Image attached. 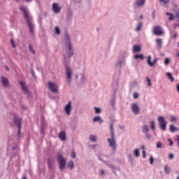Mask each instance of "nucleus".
Segmentation results:
<instances>
[{
  "label": "nucleus",
  "instance_id": "obj_1",
  "mask_svg": "<svg viewBox=\"0 0 179 179\" xmlns=\"http://www.w3.org/2000/svg\"><path fill=\"white\" fill-rule=\"evenodd\" d=\"M20 10H21V12H22L24 15L25 22H27V24L29 29V33L31 35L34 34V27L33 26V23H31V21L30 20V15L29 14V10L26 8V7H23V6H21L20 8Z\"/></svg>",
  "mask_w": 179,
  "mask_h": 179
},
{
  "label": "nucleus",
  "instance_id": "obj_2",
  "mask_svg": "<svg viewBox=\"0 0 179 179\" xmlns=\"http://www.w3.org/2000/svg\"><path fill=\"white\" fill-rule=\"evenodd\" d=\"M110 138H107V142L113 150H117V142L115 141V134L114 133V121L113 120H111L110 122Z\"/></svg>",
  "mask_w": 179,
  "mask_h": 179
},
{
  "label": "nucleus",
  "instance_id": "obj_3",
  "mask_svg": "<svg viewBox=\"0 0 179 179\" xmlns=\"http://www.w3.org/2000/svg\"><path fill=\"white\" fill-rule=\"evenodd\" d=\"M101 157L108 158V156L104 154H100L98 155V160H99L100 162H102V163H103L105 166H107L108 167H109V169H111L112 172L113 173V174H115V176H117V171H121V168H120V166H115V165L111 164L108 161H104V159H103Z\"/></svg>",
  "mask_w": 179,
  "mask_h": 179
},
{
  "label": "nucleus",
  "instance_id": "obj_4",
  "mask_svg": "<svg viewBox=\"0 0 179 179\" xmlns=\"http://www.w3.org/2000/svg\"><path fill=\"white\" fill-rule=\"evenodd\" d=\"M65 45L66 49V53L68 55V58H72L75 51L73 48H72V42L71 41V36L68 32L65 33Z\"/></svg>",
  "mask_w": 179,
  "mask_h": 179
},
{
  "label": "nucleus",
  "instance_id": "obj_5",
  "mask_svg": "<svg viewBox=\"0 0 179 179\" xmlns=\"http://www.w3.org/2000/svg\"><path fill=\"white\" fill-rule=\"evenodd\" d=\"M63 64L66 69L65 76L66 82L69 86H71L72 82V69H71V66H69L70 62L64 57Z\"/></svg>",
  "mask_w": 179,
  "mask_h": 179
},
{
  "label": "nucleus",
  "instance_id": "obj_6",
  "mask_svg": "<svg viewBox=\"0 0 179 179\" xmlns=\"http://www.w3.org/2000/svg\"><path fill=\"white\" fill-rule=\"evenodd\" d=\"M57 162L58 163L59 170L61 171H64L66 167V158H65L59 152H57Z\"/></svg>",
  "mask_w": 179,
  "mask_h": 179
},
{
  "label": "nucleus",
  "instance_id": "obj_7",
  "mask_svg": "<svg viewBox=\"0 0 179 179\" xmlns=\"http://www.w3.org/2000/svg\"><path fill=\"white\" fill-rule=\"evenodd\" d=\"M23 119L22 117H18L16 114L13 115V121L14 122V125L17 127V137L20 138V135H22V121Z\"/></svg>",
  "mask_w": 179,
  "mask_h": 179
},
{
  "label": "nucleus",
  "instance_id": "obj_8",
  "mask_svg": "<svg viewBox=\"0 0 179 179\" xmlns=\"http://www.w3.org/2000/svg\"><path fill=\"white\" fill-rule=\"evenodd\" d=\"M157 121L159 124L161 131L165 132V131L167 130V121L166 120V118L163 116H159L157 117Z\"/></svg>",
  "mask_w": 179,
  "mask_h": 179
},
{
  "label": "nucleus",
  "instance_id": "obj_9",
  "mask_svg": "<svg viewBox=\"0 0 179 179\" xmlns=\"http://www.w3.org/2000/svg\"><path fill=\"white\" fill-rule=\"evenodd\" d=\"M48 87L51 93H52V94H58V93H59V90L58 89V87L57 86V84H55V83L49 81L48 83Z\"/></svg>",
  "mask_w": 179,
  "mask_h": 179
},
{
  "label": "nucleus",
  "instance_id": "obj_10",
  "mask_svg": "<svg viewBox=\"0 0 179 179\" xmlns=\"http://www.w3.org/2000/svg\"><path fill=\"white\" fill-rule=\"evenodd\" d=\"M152 32L155 36H163L164 34V31L162 30L161 26H155L153 28Z\"/></svg>",
  "mask_w": 179,
  "mask_h": 179
},
{
  "label": "nucleus",
  "instance_id": "obj_11",
  "mask_svg": "<svg viewBox=\"0 0 179 179\" xmlns=\"http://www.w3.org/2000/svg\"><path fill=\"white\" fill-rule=\"evenodd\" d=\"M20 85L21 86L22 90L24 92V94H27V96H30V91H29V88L27 85H26V83L24 81H20Z\"/></svg>",
  "mask_w": 179,
  "mask_h": 179
},
{
  "label": "nucleus",
  "instance_id": "obj_12",
  "mask_svg": "<svg viewBox=\"0 0 179 179\" xmlns=\"http://www.w3.org/2000/svg\"><path fill=\"white\" fill-rule=\"evenodd\" d=\"M114 82L112 83L113 94L117 95V92L118 91V79L115 80V77L113 78Z\"/></svg>",
  "mask_w": 179,
  "mask_h": 179
},
{
  "label": "nucleus",
  "instance_id": "obj_13",
  "mask_svg": "<svg viewBox=\"0 0 179 179\" xmlns=\"http://www.w3.org/2000/svg\"><path fill=\"white\" fill-rule=\"evenodd\" d=\"M71 110H72V101H69L68 103L64 106V111L66 115H71Z\"/></svg>",
  "mask_w": 179,
  "mask_h": 179
},
{
  "label": "nucleus",
  "instance_id": "obj_14",
  "mask_svg": "<svg viewBox=\"0 0 179 179\" xmlns=\"http://www.w3.org/2000/svg\"><path fill=\"white\" fill-rule=\"evenodd\" d=\"M159 60V59L155 58L153 59V61L152 62V56L151 55H148L147 57V64L149 66H155V64H156L157 62V61Z\"/></svg>",
  "mask_w": 179,
  "mask_h": 179
},
{
  "label": "nucleus",
  "instance_id": "obj_15",
  "mask_svg": "<svg viewBox=\"0 0 179 179\" xmlns=\"http://www.w3.org/2000/svg\"><path fill=\"white\" fill-rule=\"evenodd\" d=\"M52 11L55 13H59L61 12L62 7L59 6L58 3H53L52 6Z\"/></svg>",
  "mask_w": 179,
  "mask_h": 179
},
{
  "label": "nucleus",
  "instance_id": "obj_16",
  "mask_svg": "<svg viewBox=\"0 0 179 179\" xmlns=\"http://www.w3.org/2000/svg\"><path fill=\"white\" fill-rule=\"evenodd\" d=\"M131 110L135 115H138V114H139V106H138V103H133Z\"/></svg>",
  "mask_w": 179,
  "mask_h": 179
},
{
  "label": "nucleus",
  "instance_id": "obj_17",
  "mask_svg": "<svg viewBox=\"0 0 179 179\" xmlns=\"http://www.w3.org/2000/svg\"><path fill=\"white\" fill-rule=\"evenodd\" d=\"M72 16H73V11H72V8L69 7L67 8V13H66V19L67 20H71Z\"/></svg>",
  "mask_w": 179,
  "mask_h": 179
},
{
  "label": "nucleus",
  "instance_id": "obj_18",
  "mask_svg": "<svg viewBox=\"0 0 179 179\" xmlns=\"http://www.w3.org/2000/svg\"><path fill=\"white\" fill-rule=\"evenodd\" d=\"M59 138L62 142H65V141H66V133L65 132V131H61L59 132Z\"/></svg>",
  "mask_w": 179,
  "mask_h": 179
},
{
  "label": "nucleus",
  "instance_id": "obj_19",
  "mask_svg": "<svg viewBox=\"0 0 179 179\" xmlns=\"http://www.w3.org/2000/svg\"><path fill=\"white\" fill-rule=\"evenodd\" d=\"M116 69L119 71V75H121V69L122 68V60H118L115 64Z\"/></svg>",
  "mask_w": 179,
  "mask_h": 179
},
{
  "label": "nucleus",
  "instance_id": "obj_20",
  "mask_svg": "<svg viewBox=\"0 0 179 179\" xmlns=\"http://www.w3.org/2000/svg\"><path fill=\"white\" fill-rule=\"evenodd\" d=\"M178 131L179 128L176 127L174 124L169 125V132H171V134H174V132H177Z\"/></svg>",
  "mask_w": 179,
  "mask_h": 179
},
{
  "label": "nucleus",
  "instance_id": "obj_21",
  "mask_svg": "<svg viewBox=\"0 0 179 179\" xmlns=\"http://www.w3.org/2000/svg\"><path fill=\"white\" fill-rule=\"evenodd\" d=\"M1 83L4 87H8L9 86V80H8L6 77L1 78Z\"/></svg>",
  "mask_w": 179,
  "mask_h": 179
},
{
  "label": "nucleus",
  "instance_id": "obj_22",
  "mask_svg": "<svg viewBox=\"0 0 179 179\" xmlns=\"http://www.w3.org/2000/svg\"><path fill=\"white\" fill-rule=\"evenodd\" d=\"M12 152H13V157H15V156H17V152H15V150H19V148H17V144L15 143L11 149Z\"/></svg>",
  "mask_w": 179,
  "mask_h": 179
},
{
  "label": "nucleus",
  "instance_id": "obj_23",
  "mask_svg": "<svg viewBox=\"0 0 179 179\" xmlns=\"http://www.w3.org/2000/svg\"><path fill=\"white\" fill-rule=\"evenodd\" d=\"M142 51V47L139 45H134L133 46V52H141Z\"/></svg>",
  "mask_w": 179,
  "mask_h": 179
},
{
  "label": "nucleus",
  "instance_id": "obj_24",
  "mask_svg": "<svg viewBox=\"0 0 179 179\" xmlns=\"http://www.w3.org/2000/svg\"><path fill=\"white\" fill-rule=\"evenodd\" d=\"M172 7H173V11L175 13L177 12H179V7H178V5H177V3H176V1H173L172 2Z\"/></svg>",
  "mask_w": 179,
  "mask_h": 179
},
{
  "label": "nucleus",
  "instance_id": "obj_25",
  "mask_svg": "<svg viewBox=\"0 0 179 179\" xmlns=\"http://www.w3.org/2000/svg\"><path fill=\"white\" fill-rule=\"evenodd\" d=\"M92 121L93 122H100V124H103L104 122V120H103L100 116H95Z\"/></svg>",
  "mask_w": 179,
  "mask_h": 179
},
{
  "label": "nucleus",
  "instance_id": "obj_26",
  "mask_svg": "<svg viewBox=\"0 0 179 179\" xmlns=\"http://www.w3.org/2000/svg\"><path fill=\"white\" fill-rule=\"evenodd\" d=\"M156 43H157V48L158 50H162V47L163 46V45L162 44V38H157L156 39Z\"/></svg>",
  "mask_w": 179,
  "mask_h": 179
},
{
  "label": "nucleus",
  "instance_id": "obj_27",
  "mask_svg": "<svg viewBox=\"0 0 179 179\" xmlns=\"http://www.w3.org/2000/svg\"><path fill=\"white\" fill-rule=\"evenodd\" d=\"M150 128L152 129L153 132L156 131V122H155L154 120L150 122Z\"/></svg>",
  "mask_w": 179,
  "mask_h": 179
},
{
  "label": "nucleus",
  "instance_id": "obj_28",
  "mask_svg": "<svg viewBox=\"0 0 179 179\" xmlns=\"http://www.w3.org/2000/svg\"><path fill=\"white\" fill-rule=\"evenodd\" d=\"M115 100H117V95L113 94V98L110 101V106L113 107V108H114L115 106Z\"/></svg>",
  "mask_w": 179,
  "mask_h": 179
},
{
  "label": "nucleus",
  "instance_id": "obj_29",
  "mask_svg": "<svg viewBox=\"0 0 179 179\" xmlns=\"http://www.w3.org/2000/svg\"><path fill=\"white\" fill-rule=\"evenodd\" d=\"M145 2H146V0H136V4L137 6H143V5H145Z\"/></svg>",
  "mask_w": 179,
  "mask_h": 179
},
{
  "label": "nucleus",
  "instance_id": "obj_30",
  "mask_svg": "<svg viewBox=\"0 0 179 179\" xmlns=\"http://www.w3.org/2000/svg\"><path fill=\"white\" fill-rule=\"evenodd\" d=\"M134 59L143 60V59H145V56H143V55H142V54H136L134 55Z\"/></svg>",
  "mask_w": 179,
  "mask_h": 179
},
{
  "label": "nucleus",
  "instance_id": "obj_31",
  "mask_svg": "<svg viewBox=\"0 0 179 179\" xmlns=\"http://www.w3.org/2000/svg\"><path fill=\"white\" fill-rule=\"evenodd\" d=\"M47 163H48V168L49 170H51L52 169V160H51V158L48 157L47 159Z\"/></svg>",
  "mask_w": 179,
  "mask_h": 179
},
{
  "label": "nucleus",
  "instance_id": "obj_32",
  "mask_svg": "<svg viewBox=\"0 0 179 179\" xmlns=\"http://www.w3.org/2000/svg\"><path fill=\"white\" fill-rule=\"evenodd\" d=\"M142 132L145 134L149 132V127L147 124L143 126Z\"/></svg>",
  "mask_w": 179,
  "mask_h": 179
},
{
  "label": "nucleus",
  "instance_id": "obj_33",
  "mask_svg": "<svg viewBox=\"0 0 179 179\" xmlns=\"http://www.w3.org/2000/svg\"><path fill=\"white\" fill-rule=\"evenodd\" d=\"M67 167L70 170H72V169H73V167H75V164L73 163V161L69 162L67 164Z\"/></svg>",
  "mask_w": 179,
  "mask_h": 179
},
{
  "label": "nucleus",
  "instance_id": "obj_34",
  "mask_svg": "<svg viewBox=\"0 0 179 179\" xmlns=\"http://www.w3.org/2000/svg\"><path fill=\"white\" fill-rule=\"evenodd\" d=\"M166 15L167 16H169V20H170V21L174 20V17H176V16H174L173 14L171 13H168V12H166Z\"/></svg>",
  "mask_w": 179,
  "mask_h": 179
},
{
  "label": "nucleus",
  "instance_id": "obj_35",
  "mask_svg": "<svg viewBox=\"0 0 179 179\" xmlns=\"http://www.w3.org/2000/svg\"><path fill=\"white\" fill-rule=\"evenodd\" d=\"M166 76L168 78L171 80V82H174V77L173 76V74L171 73L167 72Z\"/></svg>",
  "mask_w": 179,
  "mask_h": 179
},
{
  "label": "nucleus",
  "instance_id": "obj_36",
  "mask_svg": "<svg viewBox=\"0 0 179 179\" xmlns=\"http://www.w3.org/2000/svg\"><path fill=\"white\" fill-rule=\"evenodd\" d=\"M142 22H138L137 26L136 27V31H141L142 30Z\"/></svg>",
  "mask_w": 179,
  "mask_h": 179
},
{
  "label": "nucleus",
  "instance_id": "obj_37",
  "mask_svg": "<svg viewBox=\"0 0 179 179\" xmlns=\"http://www.w3.org/2000/svg\"><path fill=\"white\" fill-rule=\"evenodd\" d=\"M134 156H135V157H139L140 156L139 149L136 148L134 150Z\"/></svg>",
  "mask_w": 179,
  "mask_h": 179
},
{
  "label": "nucleus",
  "instance_id": "obj_38",
  "mask_svg": "<svg viewBox=\"0 0 179 179\" xmlns=\"http://www.w3.org/2000/svg\"><path fill=\"white\" fill-rule=\"evenodd\" d=\"M164 172L165 174H170V168L169 167V165L164 166Z\"/></svg>",
  "mask_w": 179,
  "mask_h": 179
},
{
  "label": "nucleus",
  "instance_id": "obj_39",
  "mask_svg": "<svg viewBox=\"0 0 179 179\" xmlns=\"http://www.w3.org/2000/svg\"><path fill=\"white\" fill-rule=\"evenodd\" d=\"M55 34H57V35L61 34V29H59V27H55Z\"/></svg>",
  "mask_w": 179,
  "mask_h": 179
},
{
  "label": "nucleus",
  "instance_id": "obj_40",
  "mask_svg": "<svg viewBox=\"0 0 179 179\" xmlns=\"http://www.w3.org/2000/svg\"><path fill=\"white\" fill-rule=\"evenodd\" d=\"M94 110L95 111V114H100L101 113V108L99 107H94Z\"/></svg>",
  "mask_w": 179,
  "mask_h": 179
},
{
  "label": "nucleus",
  "instance_id": "obj_41",
  "mask_svg": "<svg viewBox=\"0 0 179 179\" xmlns=\"http://www.w3.org/2000/svg\"><path fill=\"white\" fill-rule=\"evenodd\" d=\"M169 121L170 122H176L177 121V117H176V116L171 115Z\"/></svg>",
  "mask_w": 179,
  "mask_h": 179
},
{
  "label": "nucleus",
  "instance_id": "obj_42",
  "mask_svg": "<svg viewBox=\"0 0 179 179\" xmlns=\"http://www.w3.org/2000/svg\"><path fill=\"white\" fill-rule=\"evenodd\" d=\"M29 49L30 52H31L32 54H36V50H34V49L33 48V45L31 44L29 45Z\"/></svg>",
  "mask_w": 179,
  "mask_h": 179
},
{
  "label": "nucleus",
  "instance_id": "obj_43",
  "mask_svg": "<svg viewBox=\"0 0 179 179\" xmlns=\"http://www.w3.org/2000/svg\"><path fill=\"white\" fill-rule=\"evenodd\" d=\"M90 140L91 142H96L97 141V138H96V136L94 135H91L90 137Z\"/></svg>",
  "mask_w": 179,
  "mask_h": 179
},
{
  "label": "nucleus",
  "instance_id": "obj_44",
  "mask_svg": "<svg viewBox=\"0 0 179 179\" xmlns=\"http://www.w3.org/2000/svg\"><path fill=\"white\" fill-rule=\"evenodd\" d=\"M145 139H148V141H150V139H152V135L149 133H146L145 134Z\"/></svg>",
  "mask_w": 179,
  "mask_h": 179
},
{
  "label": "nucleus",
  "instance_id": "obj_45",
  "mask_svg": "<svg viewBox=\"0 0 179 179\" xmlns=\"http://www.w3.org/2000/svg\"><path fill=\"white\" fill-rule=\"evenodd\" d=\"M146 82L148 83V86H152V79L149 77H146Z\"/></svg>",
  "mask_w": 179,
  "mask_h": 179
},
{
  "label": "nucleus",
  "instance_id": "obj_46",
  "mask_svg": "<svg viewBox=\"0 0 179 179\" xmlns=\"http://www.w3.org/2000/svg\"><path fill=\"white\" fill-rule=\"evenodd\" d=\"M127 158H128L129 162H130V163H134V159L132 158L131 154H129L127 155Z\"/></svg>",
  "mask_w": 179,
  "mask_h": 179
},
{
  "label": "nucleus",
  "instance_id": "obj_47",
  "mask_svg": "<svg viewBox=\"0 0 179 179\" xmlns=\"http://www.w3.org/2000/svg\"><path fill=\"white\" fill-rule=\"evenodd\" d=\"M162 145H163V144L162 143V142L157 141V145H156V148H157V149H161Z\"/></svg>",
  "mask_w": 179,
  "mask_h": 179
},
{
  "label": "nucleus",
  "instance_id": "obj_48",
  "mask_svg": "<svg viewBox=\"0 0 179 179\" xmlns=\"http://www.w3.org/2000/svg\"><path fill=\"white\" fill-rule=\"evenodd\" d=\"M31 73L34 79H37V76H36V73H34V70L33 69H31Z\"/></svg>",
  "mask_w": 179,
  "mask_h": 179
},
{
  "label": "nucleus",
  "instance_id": "obj_49",
  "mask_svg": "<svg viewBox=\"0 0 179 179\" xmlns=\"http://www.w3.org/2000/svg\"><path fill=\"white\" fill-rule=\"evenodd\" d=\"M10 44L12 45V48H16V44L15 43V40H13V38L10 39Z\"/></svg>",
  "mask_w": 179,
  "mask_h": 179
},
{
  "label": "nucleus",
  "instance_id": "obj_50",
  "mask_svg": "<svg viewBox=\"0 0 179 179\" xmlns=\"http://www.w3.org/2000/svg\"><path fill=\"white\" fill-rule=\"evenodd\" d=\"M164 64L165 65H169V64H170V59H169V57L165 58Z\"/></svg>",
  "mask_w": 179,
  "mask_h": 179
},
{
  "label": "nucleus",
  "instance_id": "obj_51",
  "mask_svg": "<svg viewBox=\"0 0 179 179\" xmlns=\"http://www.w3.org/2000/svg\"><path fill=\"white\" fill-rule=\"evenodd\" d=\"M133 99H139V94H138V92H134L133 94Z\"/></svg>",
  "mask_w": 179,
  "mask_h": 179
},
{
  "label": "nucleus",
  "instance_id": "obj_52",
  "mask_svg": "<svg viewBox=\"0 0 179 179\" xmlns=\"http://www.w3.org/2000/svg\"><path fill=\"white\" fill-rule=\"evenodd\" d=\"M159 2L164 3L165 5H167V3L170 2V0H159Z\"/></svg>",
  "mask_w": 179,
  "mask_h": 179
},
{
  "label": "nucleus",
  "instance_id": "obj_53",
  "mask_svg": "<svg viewBox=\"0 0 179 179\" xmlns=\"http://www.w3.org/2000/svg\"><path fill=\"white\" fill-rule=\"evenodd\" d=\"M168 157L169 159V160H173V159H174V154L171 153L168 155Z\"/></svg>",
  "mask_w": 179,
  "mask_h": 179
},
{
  "label": "nucleus",
  "instance_id": "obj_54",
  "mask_svg": "<svg viewBox=\"0 0 179 179\" xmlns=\"http://www.w3.org/2000/svg\"><path fill=\"white\" fill-rule=\"evenodd\" d=\"M155 162V158L152 156L150 157V164H153Z\"/></svg>",
  "mask_w": 179,
  "mask_h": 179
},
{
  "label": "nucleus",
  "instance_id": "obj_55",
  "mask_svg": "<svg viewBox=\"0 0 179 179\" xmlns=\"http://www.w3.org/2000/svg\"><path fill=\"white\" fill-rule=\"evenodd\" d=\"M142 157L143 159H146V151L145 150L142 151Z\"/></svg>",
  "mask_w": 179,
  "mask_h": 179
},
{
  "label": "nucleus",
  "instance_id": "obj_56",
  "mask_svg": "<svg viewBox=\"0 0 179 179\" xmlns=\"http://www.w3.org/2000/svg\"><path fill=\"white\" fill-rule=\"evenodd\" d=\"M168 142H169V146H173V145H174V142L171 138H169Z\"/></svg>",
  "mask_w": 179,
  "mask_h": 179
},
{
  "label": "nucleus",
  "instance_id": "obj_57",
  "mask_svg": "<svg viewBox=\"0 0 179 179\" xmlns=\"http://www.w3.org/2000/svg\"><path fill=\"white\" fill-rule=\"evenodd\" d=\"M152 19H156V10H154L152 13Z\"/></svg>",
  "mask_w": 179,
  "mask_h": 179
},
{
  "label": "nucleus",
  "instance_id": "obj_58",
  "mask_svg": "<svg viewBox=\"0 0 179 179\" xmlns=\"http://www.w3.org/2000/svg\"><path fill=\"white\" fill-rule=\"evenodd\" d=\"M71 157L72 159H75V157H76V152H75V151L71 152Z\"/></svg>",
  "mask_w": 179,
  "mask_h": 179
},
{
  "label": "nucleus",
  "instance_id": "obj_59",
  "mask_svg": "<svg viewBox=\"0 0 179 179\" xmlns=\"http://www.w3.org/2000/svg\"><path fill=\"white\" fill-rule=\"evenodd\" d=\"M176 17L177 18L178 22H179V11L177 13H175Z\"/></svg>",
  "mask_w": 179,
  "mask_h": 179
},
{
  "label": "nucleus",
  "instance_id": "obj_60",
  "mask_svg": "<svg viewBox=\"0 0 179 179\" xmlns=\"http://www.w3.org/2000/svg\"><path fill=\"white\" fill-rule=\"evenodd\" d=\"M172 37H173L174 39L177 38V32H176V31H175V32L173 33Z\"/></svg>",
  "mask_w": 179,
  "mask_h": 179
},
{
  "label": "nucleus",
  "instance_id": "obj_61",
  "mask_svg": "<svg viewBox=\"0 0 179 179\" xmlns=\"http://www.w3.org/2000/svg\"><path fill=\"white\" fill-rule=\"evenodd\" d=\"M100 174H101V176H104V175L106 174V171L102 169V170L100 171Z\"/></svg>",
  "mask_w": 179,
  "mask_h": 179
},
{
  "label": "nucleus",
  "instance_id": "obj_62",
  "mask_svg": "<svg viewBox=\"0 0 179 179\" xmlns=\"http://www.w3.org/2000/svg\"><path fill=\"white\" fill-rule=\"evenodd\" d=\"M40 132L41 134H44V127L40 129Z\"/></svg>",
  "mask_w": 179,
  "mask_h": 179
},
{
  "label": "nucleus",
  "instance_id": "obj_63",
  "mask_svg": "<svg viewBox=\"0 0 179 179\" xmlns=\"http://www.w3.org/2000/svg\"><path fill=\"white\" fill-rule=\"evenodd\" d=\"M81 82H82V83H85V76H82V77H81Z\"/></svg>",
  "mask_w": 179,
  "mask_h": 179
},
{
  "label": "nucleus",
  "instance_id": "obj_64",
  "mask_svg": "<svg viewBox=\"0 0 179 179\" xmlns=\"http://www.w3.org/2000/svg\"><path fill=\"white\" fill-rule=\"evenodd\" d=\"M176 90H177L178 93H179V84L176 85Z\"/></svg>",
  "mask_w": 179,
  "mask_h": 179
}]
</instances>
